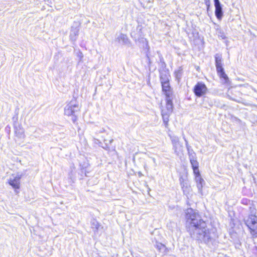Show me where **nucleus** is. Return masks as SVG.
<instances>
[{"instance_id":"obj_1","label":"nucleus","mask_w":257,"mask_h":257,"mask_svg":"<svg viewBox=\"0 0 257 257\" xmlns=\"http://www.w3.org/2000/svg\"><path fill=\"white\" fill-rule=\"evenodd\" d=\"M185 218L192 237L201 242L208 243L215 236L214 232L207 228L206 222L201 219L200 215L192 208L186 210Z\"/></svg>"},{"instance_id":"obj_2","label":"nucleus","mask_w":257,"mask_h":257,"mask_svg":"<svg viewBox=\"0 0 257 257\" xmlns=\"http://www.w3.org/2000/svg\"><path fill=\"white\" fill-rule=\"evenodd\" d=\"M245 225L250 230L253 238L257 237V217L255 215H250L244 219Z\"/></svg>"},{"instance_id":"obj_3","label":"nucleus","mask_w":257,"mask_h":257,"mask_svg":"<svg viewBox=\"0 0 257 257\" xmlns=\"http://www.w3.org/2000/svg\"><path fill=\"white\" fill-rule=\"evenodd\" d=\"M170 97H166V107L162 110V116L166 127L168 126L169 117L173 111V105Z\"/></svg>"},{"instance_id":"obj_4","label":"nucleus","mask_w":257,"mask_h":257,"mask_svg":"<svg viewBox=\"0 0 257 257\" xmlns=\"http://www.w3.org/2000/svg\"><path fill=\"white\" fill-rule=\"evenodd\" d=\"M80 109L79 105L75 101L72 100L65 107L64 113L67 116H71L80 111Z\"/></svg>"},{"instance_id":"obj_5","label":"nucleus","mask_w":257,"mask_h":257,"mask_svg":"<svg viewBox=\"0 0 257 257\" xmlns=\"http://www.w3.org/2000/svg\"><path fill=\"white\" fill-rule=\"evenodd\" d=\"M207 88L205 84L198 82L194 88V92L198 97H201L206 94Z\"/></svg>"},{"instance_id":"obj_6","label":"nucleus","mask_w":257,"mask_h":257,"mask_svg":"<svg viewBox=\"0 0 257 257\" xmlns=\"http://www.w3.org/2000/svg\"><path fill=\"white\" fill-rule=\"evenodd\" d=\"M22 174H12L9 180V184L15 189H19Z\"/></svg>"},{"instance_id":"obj_7","label":"nucleus","mask_w":257,"mask_h":257,"mask_svg":"<svg viewBox=\"0 0 257 257\" xmlns=\"http://www.w3.org/2000/svg\"><path fill=\"white\" fill-rule=\"evenodd\" d=\"M215 8V14L218 19H221L222 17V10L219 0H214Z\"/></svg>"},{"instance_id":"obj_8","label":"nucleus","mask_w":257,"mask_h":257,"mask_svg":"<svg viewBox=\"0 0 257 257\" xmlns=\"http://www.w3.org/2000/svg\"><path fill=\"white\" fill-rule=\"evenodd\" d=\"M162 90L165 92L166 97H171V92L170 91V86L169 82L162 83Z\"/></svg>"},{"instance_id":"obj_9","label":"nucleus","mask_w":257,"mask_h":257,"mask_svg":"<svg viewBox=\"0 0 257 257\" xmlns=\"http://www.w3.org/2000/svg\"><path fill=\"white\" fill-rule=\"evenodd\" d=\"M216 68V71H217L218 75H219V76L221 78L224 79L225 82L227 83L228 81V78L227 75L225 73V72L224 71V69L222 67V66H219V67H217Z\"/></svg>"},{"instance_id":"obj_10","label":"nucleus","mask_w":257,"mask_h":257,"mask_svg":"<svg viewBox=\"0 0 257 257\" xmlns=\"http://www.w3.org/2000/svg\"><path fill=\"white\" fill-rule=\"evenodd\" d=\"M117 40L123 44H127L128 43V39L126 35L120 34L116 38Z\"/></svg>"},{"instance_id":"obj_11","label":"nucleus","mask_w":257,"mask_h":257,"mask_svg":"<svg viewBox=\"0 0 257 257\" xmlns=\"http://www.w3.org/2000/svg\"><path fill=\"white\" fill-rule=\"evenodd\" d=\"M195 181L197 184V187L198 189V191L200 194H202V188L203 186L205 184V181L201 177V180L200 181L197 180V177H195Z\"/></svg>"},{"instance_id":"obj_12","label":"nucleus","mask_w":257,"mask_h":257,"mask_svg":"<svg viewBox=\"0 0 257 257\" xmlns=\"http://www.w3.org/2000/svg\"><path fill=\"white\" fill-rule=\"evenodd\" d=\"M79 29L77 28H72L70 32V37L71 40L75 41L78 35Z\"/></svg>"},{"instance_id":"obj_13","label":"nucleus","mask_w":257,"mask_h":257,"mask_svg":"<svg viewBox=\"0 0 257 257\" xmlns=\"http://www.w3.org/2000/svg\"><path fill=\"white\" fill-rule=\"evenodd\" d=\"M180 184L183 192L186 194L188 193L190 190V186L188 185V183L180 180Z\"/></svg>"},{"instance_id":"obj_14","label":"nucleus","mask_w":257,"mask_h":257,"mask_svg":"<svg viewBox=\"0 0 257 257\" xmlns=\"http://www.w3.org/2000/svg\"><path fill=\"white\" fill-rule=\"evenodd\" d=\"M174 74L176 79L179 82L181 79L183 74V68H182V67H180L177 70H175L174 72Z\"/></svg>"},{"instance_id":"obj_15","label":"nucleus","mask_w":257,"mask_h":257,"mask_svg":"<svg viewBox=\"0 0 257 257\" xmlns=\"http://www.w3.org/2000/svg\"><path fill=\"white\" fill-rule=\"evenodd\" d=\"M216 67L222 66V57L221 55L217 54L215 56Z\"/></svg>"},{"instance_id":"obj_16","label":"nucleus","mask_w":257,"mask_h":257,"mask_svg":"<svg viewBox=\"0 0 257 257\" xmlns=\"http://www.w3.org/2000/svg\"><path fill=\"white\" fill-rule=\"evenodd\" d=\"M91 225L92 228L93 229H94V231L98 230L100 226L99 223L98 222V221L95 219H93L91 221Z\"/></svg>"},{"instance_id":"obj_17","label":"nucleus","mask_w":257,"mask_h":257,"mask_svg":"<svg viewBox=\"0 0 257 257\" xmlns=\"http://www.w3.org/2000/svg\"><path fill=\"white\" fill-rule=\"evenodd\" d=\"M173 148L175 151V152L177 155H179V154L182 151L183 146L180 144V143H179V144L173 145Z\"/></svg>"},{"instance_id":"obj_18","label":"nucleus","mask_w":257,"mask_h":257,"mask_svg":"<svg viewBox=\"0 0 257 257\" xmlns=\"http://www.w3.org/2000/svg\"><path fill=\"white\" fill-rule=\"evenodd\" d=\"M160 80L161 83H164V82H169V75L166 72L164 73H162L160 76Z\"/></svg>"},{"instance_id":"obj_19","label":"nucleus","mask_w":257,"mask_h":257,"mask_svg":"<svg viewBox=\"0 0 257 257\" xmlns=\"http://www.w3.org/2000/svg\"><path fill=\"white\" fill-rule=\"evenodd\" d=\"M15 133L16 136L20 138H23L24 137V131L21 128H20L19 130L16 128Z\"/></svg>"},{"instance_id":"obj_20","label":"nucleus","mask_w":257,"mask_h":257,"mask_svg":"<svg viewBox=\"0 0 257 257\" xmlns=\"http://www.w3.org/2000/svg\"><path fill=\"white\" fill-rule=\"evenodd\" d=\"M193 173L195 176V177H197V180L200 181L201 175L200 174L198 168H193Z\"/></svg>"},{"instance_id":"obj_21","label":"nucleus","mask_w":257,"mask_h":257,"mask_svg":"<svg viewBox=\"0 0 257 257\" xmlns=\"http://www.w3.org/2000/svg\"><path fill=\"white\" fill-rule=\"evenodd\" d=\"M188 154L190 161H191V160H196V154L192 150L189 151L188 150Z\"/></svg>"},{"instance_id":"obj_22","label":"nucleus","mask_w":257,"mask_h":257,"mask_svg":"<svg viewBox=\"0 0 257 257\" xmlns=\"http://www.w3.org/2000/svg\"><path fill=\"white\" fill-rule=\"evenodd\" d=\"M170 139L171 140L173 146L179 144L180 143L178 137L176 136H171L170 137Z\"/></svg>"},{"instance_id":"obj_23","label":"nucleus","mask_w":257,"mask_h":257,"mask_svg":"<svg viewBox=\"0 0 257 257\" xmlns=\"http://www.w3.org/2000/svg\"><path fill=\"white\" fill-rule=\"evenodd\" d=\"M190 162L191 164L192 169L198 168L199 164H198V162H197V160H191V161Z\"/></svg>"},{"instance_id":"obj_24","label":"nucleus","mask_w":257,"mask_h":257,"mask_svg":"<svg viewBox=\"0 0 257 257\" xmlns=\"http://www.w3.org/2000/svg\"><path fill=\"white\" fill-rule=\"evenodd\" d=\"M73 115L72 121H73V122H75V121L77 119V117H76V116H75V114L74 115Z\"/></svg>"},{"instance_id":"obj_25","label":"nucleus","mask_w":257,"mask_h":257,"mask_svg":"<svg viewBox=\"0 0 257 257\" xmlns=\"http://www.w3.org/2000/svg\"><path fill=\"white\" fill-rule=\"evenodd\" d=\"M153 161L154 163L156 162V160L155 158H153Z\"/></svg>"},{"instance_id":"obj_26","label":"nucleus","mask_w":257,"mask_h":257,"mask_svg":"<svg viewBox=\"0 0 257 257\" xmlns=\"http://www.w3.org/2000/svg\"><path fill=\"white\" fill-rule=\"evenodd\" d=\"M185 142H186V145H187V141H186V140H185Z\"/></svg>"}]
</instances>
